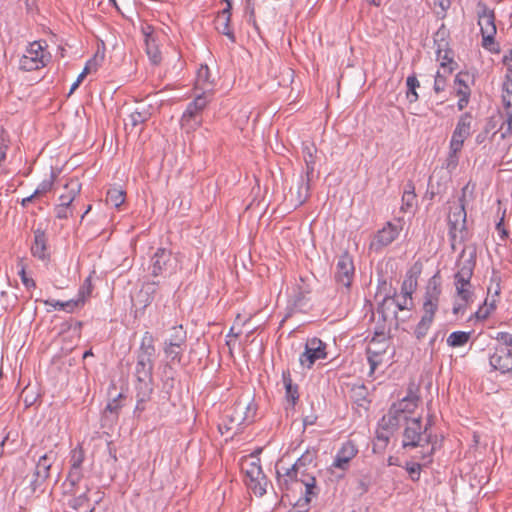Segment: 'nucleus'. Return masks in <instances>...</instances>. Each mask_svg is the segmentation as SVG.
Instances as JSON below:
<instances>
[{"label":"nucleus","instance_id":"3","mask_svg":"<svg viewBox=\"0 0 512 512\" xmlns=\"http://www.w3.org/2000/svg\"><path fill=\"white\" fill-rule=\"evenodd\" d=\"M476 247H465L457 261L458 271L454 276L457 296L465 303L472 299L471 278L476 266Z\"/></svg>","mask_w":512,"mask_h":512},{"label":"nucleus","instance_id":"57","mask_svg":"<svg viewBox=\"0 0 512 512\" xmlns=\"http://www.w3.org/2000/svg\"><path fill=\"white\" fill-rule=\"evenodd\" d=\"M19 276L21 278V281L23 283V285L27 288V289H31V288H35L36 287V283L35 281L32 279V278H29L26 274V270H25V266L22 265L21 266V269L19 270Z\"/></svg>","mask_w":512,"mask_h":512},{"label":"nucleus","instance_id":"62","mask_svg":"<svg viewBox=\"0 0 512 512\" xmlns=\"http://www.w3.org/2000/svg\"><path fill=\"white\" fill-rule=\"evenodd\" d=\"M468 77L467 73H458L455 77V85L458 86V88L465 89V86H468L466 83L465 78Z\"/></svg>","mask_w":512,"mask_h":512},{"label":"nucleus","instance_id":"44","mask_svg":"<svg viewBox=\"0 0 512 512\" xmlns=\"http://www.w3.org/2000/svg\"><path fill=\"white\" fill-rule=\"evenodd\" d=\"M409 189L404 191L402 196V210L406 211L413 207L416 201V194L414 192V186L412 184L408 185Z\"/></svg>","mask_w":512,"mask_h":512},{"label":"nucleus","instance_id":"34","mask_svg":"<svg viewBox=\"0 0 512 512\" xmlns=\"http://www.w3.org/2000/svg\"><path fill=\"white\" fill-rule=\"evenodd\" d=\"M385 353V347L381 350H376L372 346H368L366 349L367 360L370 366V375L373 374L376 368L382 363V357Z\"/></svg>","mask_w":512,"mask_h":512},{"label":"nucleus","instance_id":"50","mask_svg":"<svg viewBox=\"0 0 512 512\" xmlns=\"http://www.w3.org/2000/svg\"><path fill=\"white\" fill-rule=\"evenodd\" d=\"M457 95L460 96V99L457 103L458 109L463 110L469 102V96H470V88L469 86H465V89L457 88Z\"/></svg>","mask_w":512,"mask_h":512},{"label":"nucleus","instance_id":"39","mask_svg":"<svg viewBox=\"0 0 512 512\" xmlns=\"http://www.w3.org/2000/svg\"><path fill=\"white\" fill-rule=\"evenodd\" d=\"M125 192L120 188H111L107 191L106 202L114 207H119L125 201Z\"/></svg>","mask_w":512,"mask_h":512},{"label":"nucleus","instance_id":"46","mask_svg":"<svg viewBox=\"0 0 512 512\" xmlns=\"http://www.w3.org/2000/svg\"><path fill=\"white\" fill-rule=\"evenodd\" d=\"M89 491H90V488L86 487V491L84 493L80 494L77 497H74L73 499H71L69 501V503H68L69 507L74 510H78L81 507H83L84 505H86L89 502V497H88Z\"/></svg>","mask_w":512,"mask_h":512},{"label":"nucleus","instance_id":"36","mask_svg":"<svg viewBox=\"0 0 512 512\" xmlns=\"http://www.w3.org/2000/svg\"><path fill=\"white\" fill-rule=\"evenodd\" d=\"M312 292L311 286L306 282L303 277H300L299 283L296 285L294 294V305L301 306L306 296Z\"/></svg>","mask_w":512,"mask_h":512},{"label":"nucleus","instance_id":"19","mask_svg":"<svg viewBox=\"0 0 512 512\" xmlns=\"http://www.w3.org/2000/svg\"><path fill=\"white\" fill-rule=\"evenodd\" d=\"M85 460V452L81 445H78L70 452V469L67 475V481L72 487L78 485L83 478L82 464Z\"/></svg>","mask_w":512,"mask_h":512},{"label":"nucleus","instance_id":"11","mask_svg":"<svg viewBox=\"0 0 512 512\" xmlns=\"http://www.w3.org/2000/svg\"><path fill=\"white\" fill-rule=\"evenodd\" d=\"M466 211L463 204L456 206L448 215L449 236L451 246L455 248V242L459 237V241H464L467 234L466 227Z\"/></svg>","mask_w":512,"mask_h":512},{"label":"nucleus","instance_id":"33","mask_svg":"<svg viewBox=\"0 0 512 512\" xmlns=\"http://www.w3.org/2000/svg\"><path fill=\"white\" fill-rule=\"evenodd\" d=\"M65 193L59 197L60 203L71 205L81 191V183L77 178L70 179L64 186Z\"/></svg>","mask_w":512,"mask_h":512},{"label":"nucleus","instance_id":"5","mask_svg":"<svg viewBox=\"0 0 512 512\" xmlns=\"http://www.w3.org/2000/svg\"><path fill=\"white\" fill-rule=\"evenodd\" d=\"M155 354L154 337L150 332L146 331L136 352V379H153Z\"/></svg>","mask_w":512,"mask_h":512},{"label":"nucleus","instance_id":"49","mask_svg":"<svg viewBox=\"0 0 512 512\" xmlns=\"http://www.w3.org/2000/svg\"><path fill=\"white\" fill-rule=\"evenodd\" d=\"M123 394L119 393L116 397H114L112 400H110L105 408V411H108L112 414L117 415L119 410L122 407V399Z\"/></svg>","mask_w":512,"mask_h":512},{"label":"nucleus","instance_id":"6","mask_svg":"<svg viewBox=\"0 0 512 512\" xmlns=\"http://www.w3.org/2000/svg\"><path fill=\"white\" fill-rule=\"evenodd\" d=\"M255 410H252L250 404L242 401L236 402L224 415L223 421L219 424L221 434L232 432V436L240 433L242 425L251 423Z\"/></svg>","mask_w":512,"mask_h":512},{"label":"nucleus","instance_id":"16","mask_svg":"<svg viewBox=\"0 0 512 512\" xmlns=\"http://www.w3.org/2000/svg\"><path fill=\"white\" fill-rule=\"evenodd\" d=\"M355 267L352 256L343 252L336 263L335 280L337 283L349 288L354 278Z\"/></svg>","mask_w":512,"mask_h":512},{"label":"nucleus","instance_id":"13","mask_svg":"<svg viewBox=\"0 0 512 512\" xmlns=\"http://www.w3.org/2000/svg\"><path fill=\"white\" fill-rule=\"evenodd\" d=\"M248 479L247 485L255 495L263 496L266 493L267 478L263 473L261 465L256 462H250L243 468Z\"/></svg>","mask_w":512,"mask_h":512},{"label":"nucleus","instance_id":"30","mask_svg":"<svg viewBox=\"0 0 512 512\" xmlns=\"http://www.w3.org/2000/svg\"><path fill=\"white\" fill-rule=\"evenodd\" d=\"M151 105L143 102L138 103L134 110L129 114V121L132 127L144 124L152 115Z\"/></svg>","mask_w":512,"mask_h":512},{"label":"nucleus","instance_id":"64","mask_svg":"<svg viewBox=\"0 0 512 512\" xmlns=\"http://www.w3.org/2000/svg\"><path fill=\"white\" fill-rule=\"evenodd\" d=\"M378 336H379V335H378V334H376V335L372 338V340H371V342H370V345H369V346H372V347H373L374 349H376V350H381V348H382V347H385V348H386V346H387V341H385V340H384L383 342H381V341L377 340V337H378Z\"/></svg>","mask_w":512,"mask_h":512},{"label":"nucleus","instance_id":"58","mask_svg":"<svg viewBox=\"0 0 512 512\" xmlns=\"http://www.w3.org/2000/svg\"><path fill=\"white\" fill-rule=\"evenodd\" d=\"M482 45L484 48L493 50L492 45L495 43L496 32L481 33Z\"/></svg>","mask_w":512,"mask_h":512},{"label":"nucleus","instance_id":"12","mask_svg":"<svg viewBox=\"0 0 512 512\" xmlns=\"http://www.w3.org/2000/svg\"><path fill=\"white\" fill-rule=\"evenodd\" d=\"M326 357V343L317 337H313L306 341L305 349L299 356V362L301 366L310 369L317 360Z\"/></svg>","mask_w":512,"mask_h":512},{"label":"nucleus","instance_id":"22","mask_svg":"<svg viewBox=\"0 0 512 512\" xmlns=\"http://www.w3.org/2000/svg\"><path fill=\"white\" fill-rule=\"evenodd\" d=\"M136 412H143L154 390L153 379H136Z\"/></svg>","mask_w":512,"mask_h":512},{"label":"nucleus","instance_id":"7","mask_svg":"<svg viewBox=\"0 0 512 512\" xmlns=\"http://www.w3.org/2000/svg\"><path fill=\"white\" fill-rule=\"evenodd\" d=\"M430 425V421H428L423 427L420 417L407 420L403 432V448L424 447L425 445H429L432 437V435L428 433Z\"/></svg>","mask_w":512,"mask_h":512},{"label":"nucleus","instance_id":"48","mask_svg":"<svg viewBox=\"0 0 512 512\" xmlns=\"http://www.w3.org/2000/svg\"><path fill=\"white\" fill-rule=\"evenodd\" d=\"M93 290L91 276H88L78 291V297L85 303L86 299L90 297Z\"/></svg>","mask_w":512,"mask_h":512},{"label":"nucleus","instance_id":"24","mask_svg":"<svg viewBox=\"0 0 512 512\" xmlns=\"http://www.w3.org/2000/svg\"><path fill=\"white\" fill-rule=\"evenodd\" d=\"M478 25L481 33L497 32L495 25V13L485 3L477 4Z\"/></svg>","mask_w":512,"mask_h":512},{"label":"nucleus","instance_id":"15","mask_svg":"<svg viewBox=\"0 0 512 512\" xmlns=\"http://www.w3.org/2000/svg\"><path fill=\"white\" fill-rule=\"evenodd\" d=\"M44 50L39 42H33L29 45L26 53L21 57L19 66L24 71H33L45 66L43 60Z\"/></svg>","mask_w":512,"mask_h":512},{"label":"nucleus","instance_id":"26","mask_svg":"<svg viewBox=\"0 0 512 512\" xmlns=\"http://www.w3.org/2000/svg\"><path fill=\"white\" fill-rule=\"evenodd\" d=\"M312 176L300 175L296 190L290 189L291 201L295 207L303 205L310 197V181Z\"/></svg>","mask_w":512,"mask_h":512},{"label":"nucleus","instance_id":"1","mask_svg":"<svg viewBox=\"0 0 512 512\" xmlns=\"http://www.w3.org/2000/svg\"><path fill=\"white\" fill-rule=\"evenodd\" d=\"M316 466L313 464V454L304 453L290 468H278L276 470L277 483L282 491L297 490L302 492L305 488V504L310 503L312 497L319 494L314 475Z\"/></svg>","mask_w":512,"mask_h":512},{"label":"nucleus","instance_id":"29","mask_svg":"<svg viewBox=\"0 0 512 512\" xmlns=\"http://www.w3.org/2000/svg\"><path fill=\"white\" fill-rule=\"evenodd\" d=\"M214 80L211 79L210 69L207 65H201L197 71L195 88L202 90V93L210 94L213 90Z\"/></svg>","mask_w":512,"mask_h":512},{"label":"nucleus","instance_id":"41","mask_svg":"<svg viewBox=\"0 0 512 512\" xmlns=\"http://www.w3.org/2000/svg\"><path fill=\"white\" fill-rule=\"evenodd\" d=\"M462 149H453V147H451V145H449V154L445 160V163H444V167L449 171V172H452L454 171L457 166H458V162H459V157H458V153L461 151Z\"/></svg>","mask_w":512,"mask_h":512},{"label":"nucleus","instance_id":"35","mask_svg":"<svg viewBox=\"0 0 512 512\" xmlns=\"http://www.w3.org/2000/svg\"><path fill=\"white\" fill-rule=\"evenodd\" d=\"M501 277L497 270L493 269L492 275L490 278V284L488 286V294H492V301L490 303V306L492 309L495 308L496 299L495 297H498L501 293Z\"/></svg>","mask_w":512,"mask_h":512},{"label":"nucleus","instance_id":"21","mask_svg":"<svg viewBox=\"0 0 512 512\" xmlns=\"http://www.w3.org/2000/svg\"><path fill=\"white\" fill-rule=\"evenodd\" d=\"M400 228L392 222H387L374 236L370 248L376 251L390 245L400 233Z\"/></svg>","mask_w":512,"mask_h":512},{"label":"nucleus","instance_id":"18","mask_svg":"<svg viewBox=\"0 0 512 512\" xmlns=\"http://www.w3.org/2000/svg\"><path fill=\"white\" fill-rule=\"evenodd\" d=\"M472 122L473 117L470 113L466 112L460 116L456 124V127L452 133V137L449 144L451 145V147H453V149L463 148L465 140L471 134Z\"/></svg>","mask_w":512,"mask_h":512},{"label":"nucleus","instance_id":"4","mask_svg":"<svg viewBox=\"0 0 512 512\" xmlns=\"http://www.w3.org/2000/svg\"><path fill=\"white\" fill-rule=\"evenodd\" d=\"M512 135V118H503L502 115L490 118L485 124L483 130L479 132L475 141L477 144L490 143L489 150L500 146L501 142Z\"/></svg>","mask_w":512,"mask_h":512},{"label":"nucleus","instance_id":"25","mask_svg":"<svg viewBox=\"0 0 512 512\" xmlns=\"http://www.w3.org/2000/svg\"><path fill=\"white\" fill-rule=\"evenodd\" d=\"M34 241L31 245V253L34 257L40 260H47L50 257L48 251V237L46 232L41 227L33 231Z\"/></svg>","mask_w":512,"mask_h":512},{"label":"nucleus","instance_id":"51","mask_svg":"<svg viewBox=\"0 0 512 512\" xmlns=\"http://www.w3.org/2000/svg\"><path fill=\"white\" fill-rule=\"evenodd\" d=\"M446 85H447L446 76L438 71L435 75L434 86H433L435 93L438 94L440 92H443L446 88Z\"/></svg>","mask_w":512,"mask_h":512},{"label":"nucleus","instance_id":"45","mask_svg":"<svg viewBox=\"0 0 512 512\" xmlns=\"http://www.w3.org/2000/svg\"><path fill=\"white\" fill-rule=\"evenodd\" d=\"M379 425L381 429L385 431L395 430L400 425V419H396L395 416L386 414L382 417Z\"/></svg>","mask_w":512,"mask_h":512},{"label":"nucleus","instance_id":"42","mask_svg":"<svg viewBox=\"0 0 512 512\" xmlns=\"http://www.w3.org/2000/svg\"><path fill=\"white\" fill-rule=\"evenodd\" d=\"M417 402L418 398L416 396L410 395L396 402V404H402L403 406H401V411L402 413H405L407 415L415 410V408L417 407Z\"/></svg>","mask_w":512,"mask_h":512},{"label":"nucleus","instance_id":"53","mask_svg":"<svg viewBox=\"0 0 512 512\" xmlns=\"http://www.w3.org/2000/svg\"><path fill=\"white\" fill-rule=\"evenodd\" d=\"M422 465L419 463H407L406 470L412 481H418L420 478Z\"/></svg>","mask_w":512,"mask_h":512},{"label":"nucleus","instance_id":"60","mask_svg":"<svg viewBox=\"0 0 512 512\" xmlns=\"http://www.w3.org/2000/svg\"><path fill=\"white\" fill-rule=\"evenodd\" d=\"M505 213L506 211L504 210L503 213H502V216L500 218V220L498 221V223L496 224V230L499 232L500 234V237L502 239H505L508 237V232L507 230L504 228V217H505Z\"/></svg>","mask_w":512,"mask_h":512},{"label":"nucleus","instance_id":"27","mask_svg":"<svg viewBox=\"0 0 512 512\" xmlns=\"http://www.w3.org/2000/svg\"><path fill=\"white\" fill-rule=\"evenodd\" d=\"M423 270L421 261H416L406 272L405 279L401 285V292L405 295H413L418 286V278Z\"/></svg>","mask_w":512,"mask_h":512},{"label":"nucleus","instance_id":"32","mask_svg":"<svg viewBox=\"0 0 512 512\" xmlns=\"http://www.w3.org/2000/svg\"><path fill=\"white\" fill-rule=\"evenodd\" d=\"M282 381L285 387V398L294 407L299 399L298 385L293 383L288 370L283 371Z\"/></svg>","mask_w":512,"mask_h":512},{"label":"nucleus","instance_id":"40","mask_svg":"<svg viewBox=\"0 0 512 512\" xmlns=\"http://www.w3.org/2000/svg\"><path fill=\"white\" fill-rule=\"evenodd\" d=\"M56 175L51 172L50 176L44 179L33 192V196L42 197L53 189Z\"/></svg>","mask_w":512,"mask_h":512},{"label":"nucleus","instance_id":"63","mask_svg":"<svg viewBox=\"0 0 512 512\" xmlns=\"http://www.w3.org/2000/svg\"><path fill=\"white\" fill-rule=\"evenodd\" d=\"M142 33L144 35L145 41H152L154 42V36H153V27L150 25H146L142 27Z\"/></svg>","mask_w":512,"mask_h":512},{"label":"nucleus","instance_id":"43","mask_svg":"<svg viewBox=\"0 0 512 512\" xmlns=\"http://www.w3.org/2000/svg\"><path fill=\"white\" fill-rule=\"evenodd\" d=\"M146 45V52L153 64H159L161 61V53L158 49V46L156 45L155 41H145Z\"/></svg>","mask_w":512,"mask_h":512},{"label":"nucleus","instance_id":"61","mask_svg":"<svg viewBox=\"0 0 512 512\" xmlns=\"http://www.w3.org/2000/svg\"><path fill=\"white\" fill-rule=\"evenodd\" d=\"M246 12L248 13V22L252 23L255 28L257 27L256 20H255V9L254 4L252 3V0L250 1V6L248 7V0L246 1Z\"/></svg>","mask_w":512,"mask_h":512},{"label":"nucleus","instance_id":"20","mask_svg":"<svg viewBox=\"0 0 512 512\" xmlns=\"http://www.w3.org/2000/svg\"><path fill=\"white\" fill-rule=\"evenodd\" d=\"M489 364L493 370L502 374L512 371V349L504 346H495L489 355Z\"/></svg>","mask_w":512,"mask_h":512},{"label":"nucleus","instance_id":"10","mask_svg":"<svg viewBox=\"0 0 512 512\" xmlns=\"http://www.w3.org/2000/svg\"><path fill=\"white\" fill-rule=\"evenodd\" d=\"M151 261V274L154 277L159 275L169 276L176 273L178 269L177 257L165 248H158Z\"/></svg>","mask_w":512,"mask_h":512},{"label":"nucleus","instance_id":"2","mask_svg":"<svg viewBox=\"0 0 512 512\" xmlns=\"http://www.w3.org/2000/svg\"><path fill=\"white\" fill-rule=\"evenodd\" d=\"M441 293V277L439 272H437L428 280L422 306L423 315L413 331V334L418 341L425 338L434 322Z\"/></svg>","mask_w":512,"mask_h":512},{"label":"nucleus","instance_id":"54","mask_svg":"<svg viewBox=\"0 0 512 512\" xmlns=\"http://www.w3.org/2000/svg\"><path fill=\"white\" fill-rule=\"evenodd\" d=\"M496 340L499 342L497 346H504L509 349L512 348V334L508 332H498Z\"/></svg>","mask_w":512,"mask_h":512},{"label":"nucleus","instance_id":"55","mask_svg":"<svg viewBox=\"0 0 512 512\" xmlns=\"http://www.w3.org/2000/svg\"><path fill=\"white\" fill-rule=\"evenodd\" d=\"M401 406H403V405L402 404L393 403L391 405V407L389 408L387 414H389L391 416H395V418L396 419H400V421L401 420H405L407 422V420H409V419H408V417H407V415L405 413H402Z\"/></svg>","mask_w":512,"mask_h":512},{"label":"nucleus","instance_id":"31","mask_svg":"<svg viewBox=\"0 0 512 512\" xmlns=\"http://www.w3.org/2000/svg\"><path fill=\"white\" fill-rule=\"evenodd\" d=\"M302 154L306 165L305 174L313 176L316 164L317 147L313 142H305L303 143Z\"/></svg>","mask_w":512,"mask_h":512},{"label":"nucleus","instance_id":"59","mask_svg":"<svg viewBox=\"0 0 512 512\" xmlns=\"http://www.w3.org/2000/svg\"><path fill=\"white\" fill-rule=\"evenodd\" d=\"M309 510V503L305 504V497L300 498L294 505V507L289 510L288 512H308Z\"/></svg>","mask_w":512,"mask_h":512},{"label":"nucleus","instance_id":"9","mask_svg":"<svg viewBox=\"0 0 512 512\" xmlns=\"http://www.w3.org/2000/svg\"><path fill=\"white\" fill-rule=\"evenodd\" d=\"M210 94L201 93L190 102L181 117V126L188 131L196 130L202 123L201 113L210 102Z\"/></svg>","mask_w":512,"mask_h":512},{"label":"nucleus","instance_id":"23","mask_svg":"<svg viewBox=\"0 0 512 512\" xmlns=\"http://www.w3.org/2000/svg\"><path fill=\"white\" fill-rule=\"evenodd\" d=\"M231 9L232 3L228 2V5L218 13L214 20L215 29L228 37V39L234 43L236 41V37L234 31L231 27Z\"/></svg>","mask_w":512,"mask_h":512},{"label":"nucleus","instance_id":"37","mask_svg":"<svg viewBox=\"0 0 512 512\" xmlns=\"http://www.w3.org/2000/svg\"><path fill=\"white\" fill-rule=\"evenodd\" d=\"M471 337V332L454 331L447 338V344L450 347H462L466 345Z\"/></svg>","mask_w":512,"mask_h":512},{"label":"nucleus","instance_id":"17","mask_svg":"<svg viewBox=\"0 0 512 512\" xmlns=\"http://www.w3.org/2000/svg\"><path fill=\"white\" fill-rule=\"evenodd\" d=\"M391 306L395 307L393 314L397 318L398 311L408 310L413 306L412 295H405L401 292L400 296H396V291L393 295L386 294L378 307V312L383 315L384 319L386 310H389Z\"/></svg>","mask_w":512,"mask_h":512},{"label":"nucleus","instance_id":"47","mask_svg":"<svg viewBox=\"0 0 512 512\" xmlns=\"http://www.w3.org/2000/svg\"><path fill=\"white\" fill-rule=\"evenodd\" d=\"M449 51L445 50L444 54L442 55V50L439 48L437 50V57L441 61V67L444 69V73L451 74L453 72V67H451V64H453V59L449 57Z\"/></svg>","mask_w":512,"mask_h":512},{"label":"nucleus","instance_id":"38","mask_svg":"<svg viewBox=\"0 0 512 512\" xmlns=\"http://www.w3.org/2000/svg\"><path fill=\"white\" fill-rule=\"evenodd\" d=\"M406 98L410 103H414L418 100L419 96L417 93V88L420 87V82L416 77V74L409 75L406 79Z\"/></svg>","mask_w":512,"mask_h":512},{"label":"nucleus","instance_id":"56","mask_svg":"<svg viewBox=\"0 0 512 512\" xmlns=\"http://www.w3.org/2000/svg\"><path fill=\"white\" fill-rule=\"evenodd\" d=\"M84 305V302L79 297L75 300H68L64 302V305H61V310L66 312H73L76 308Z\"/></svg>","mask_w":512,"mask_h":512},{"label":"nucleus","instance_id":"28","mask_svg":"<svg viewBox=\"0 0 512 512\" xmlns=\"http://www.w3.org/2000/svg\"><path fill=\"white\" fill-rule=\"evenodd\" d=\"M357 452L358 450L352 441L343 443L335 456L333 467L346 470L349 462L356 456Z\"/></svg>","mask_w":512,"mask_h":512},{"label":"nucleus","instance_id":"52","mask_svg":"<svg viewBox=\"0 0 512 512\" xmlns=\"http://www.w3.org/2000/svg\"><path fill=\"white\" fill-rule=\"evenodd\" d=\"M54 211L58 219H67L69 214L72 213L71 205H64L63 203L56 205Z\"/></svg>","mask_w":512,"mask_h":512},{"label":"nucleus","instance_id":"8","mask_svg":"<svg viewBox=\"0 0 512 512\" xmlns=\"http://www.w3.org/2000/svg\"><path fill=\"white\" fill-rule=\"evenodd\" d=\"M187 347V332L182 325L174 326L163 343V352L172 363H181Z\"/></svg>","mask_w":512,"mask_h":512},{"label":"nucleus","instance_id":"14","mask_svg":"<svg viewBox=\"0 0 512 512\" xmlns=\"http://www.w3.org/2000/svg\"><path fill=\"white\" fill-rule=\"evenodd\" d=\"M55 460L56 453L53 450H50L39 457L33 473V480L31 481V488L33 492L40 488L49 478L50 469Z\"/></svg>","mask_w":512,"mask_h":512}]
</instances>
